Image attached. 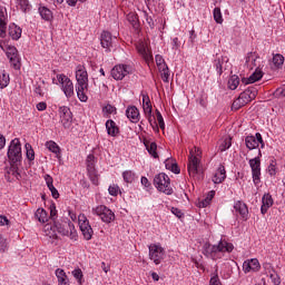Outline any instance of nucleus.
<instances>
[{
  "instance_id": "obj_1",
  "label": "nucleus",
  "mask_w": 285,
  "mask_h": 285,
  "mask_svg": "<svg viewBox=\"0 0 285 285\" xmlns=\"http://www.w3.org/2000/svg\"><path fill=\"white\" fill-rule=\"evenodd\" d=\"M76 92L79 101L86 102L88 101V71L86 67L78 66L76 70Z\"/></svg>"
},
{
  "instance_id": "obj_2",
  "label": "nucleus",
  "mask_w": 285,
  "mask_h": 285,
  "mask_svg": "<svg viewBox=\"0 0 285 285\" xmlns=\"http://www.w3.org/2000/svg\"><path fill=\"white\" fill-rule=\"evenodd\" d=\"M234 248L235 246L226 240H219L217 245L205 243L203 246L204 255L212 257V259H215L217 253H233Z\"/></svg>"
},
{
  "instance_id": "obj_3",
  "label": "nucleus",
  "mask_w": 285,
  "mask_h": 285,
  "mask_svg": "<svg viewBox=\"0 0 285 285\" xmlns=\"http://www.w3.org/2000/svg\"><path fill=\"white\" fill-rule=\"evenodd\" d=\"M53 228H56L59 235H63L65 237H70L71 239L77 237L75 224H72V222H70L68 218L55 220Z\"/></svg>"
},
{
  "instance_id": "obj_4",
  "label": "nucleus",
  "mask_w": 285,
  "mask_h": 285,
  "mask_svg": "<svg viewBox=\"0 0 285 285\" xmlns=\"http://www.w3.org/2000/svg\"><path fill=\"white\" fill-rule=\"evenodd\" d=\"M154 185L160 193H164L165 195H173V189L170 188V177H168V175L165 173H160L155 176Z\"/></svg>"
},
{
  "instance_id": "obj_5",
  "label": "nucleus",
  "mask_w": 285,
  "mask_h": 285,
  "mask_svg": "<svg viewBox=\"0 0 285 285\" xmlns=\"http://www.w3.org/2000/svg\"><path fill=\"white\" fill-rule=\"evenodd\" d=\"M7 155L10 164H21V141L18 138L11 140Z\"/></svg>"
},
{
  "instance_id": "obj_6",
  "label": "nucleus",
  "mask_w": 285,
  "mask_h": 285,
  "mask_svg": "<svg viewBox=\"0 0 285 285\" xmlns=\"http://www.w3.org/2000/svg\"><path fill=\"white\" fill-rule=\"evenodd\" d=\"M148 248L149 259H151L156 266H159V264H161L166 257V250L159 244H151L148 246Z\"/></svg>"
},
{
  "instance_id": "obj_7",
  "label": "nucleus",
  "mask_w": 285,
  "mask_h": 285,
  "mask_svg": "<svg viewBox=\"0 0 285 285\" xmlns=\"http://www.w3.org/2000/svg\"><path fill=\"white\" fill-rule=\"evenodd\" d=\"M78 224L83 239H86V242H90V239H92V235H95V230H92V226H90V220H88V217H86L83 214H80L78 216Z\"/></svg>"
},
{
  "instance_id": "obj_8",
  "label": "nucleus",
  "mask_w": 285,
  "mask_h": 285,
  "mask_svg": "<svg viewBox=\"0 0 285 285\" xmlns=\"http://www.w3.org/2000/svg\"><path fill=\"white\" fill-rule=\"evenodd\" d=\"M94 215L100 217L101 222L105 224H110V222H115V213L110 210V208L99 205L96 208H92Z\"/></svg>"
},
{
  "instance_id": "obj_9",
  "label": "nucleus",
  "mask_w": 285,
  "mask_h": 285,
  "mask_svg": "<svg viewBox=\"0 0 285 285\" xmlns=\"http://www.w3.org/2000/svg\"><path fill=\"white\" fill-rule=\"evenodd\" d=\"M87 173L89 176L90 181L95 185H99V175L97 174V169L95 168V155L87 156Z\"/></svg>"
},
{
  "instance_id": "obj_10",
  "label": "nucleus",
  "mask_w": 285,
  "mask_h": 285,
  "mask_svg": "<svg viewBox=\"0 0 285 285\" xmlns=\"http://www.w3.org/2000/svg\"><path fill=\"white\" fill-rule=\"evenodd\" d=\"M199 158H197V156H195L193 151H190L189 164L187 166L189 177L202 179V176H199V173H202V170L199 169Z\"/></svg>"
},
{
  "instance_id": "obj_11",
  "label": "nucleus",
  "mask_w": 285,
  "mask_h": 285,
  "mask_svg": "<svg viewBox=\"0 0 285 285\" xmlns=\"http://www.w3.org/2000/svg\"><path fill=\"white\" fill-rule=\"evenodd\" d=\"M249 166L252 168L253 181L257 186L262 181V161L259 157L249 159Z\"/></svg>"
},
{
  "instance_id": "obj_12",
  "label": "nucleus",
  "mask_w": 285,
  "mask_h": 285,
  "mask_svg": "<svg viewBox=\"0 0 285 285\" xmlns=\"http://www.w3.org/2000/svg\"><path fill=\"white\" fill-rule=\"evenodd\" d=\"M127 75H130V66L127 65H116L111 69V77L116 81H121Z\"/></svg>"
},
{
  "instance_id": "obj_13",
  "label": "nucleus",
  "mask_w": 285,
  "mask_h": 285,
  "mask_svg": "<svg viewBox=\"0 0 285 285\" xmlns=\"http://www.w3.org/2000/svg\"><path fill=\"white\" fill-rule=\"evenodd\" d=\"M59 117L63 128H70L72 126V111L67 106L59 108Z\"/></svg>"
},
{
  "instance_id": "obj_14",
  "label": "nucleus",
  "mask_w": 285,
  "mask_h": 285,
  "mask_svg": "<svg viewBox=\"0 0 285 285\" xmlns=\"http://www.w3.org/2000/svg\"><path fill=\"white\" fill-rule=\"evenodd\" d=\"M245 144H246V148H248V150H255V148H259V144H261L262 148H264V139L262 138V134L256 132V137L247 136L245 138Z\"/></svg>"
},
{
  "instance_id": "obj_15",
  "label": "nucleus",
  "mask_w": 285,
  "mask_h": 285,
  "mask_svg": "<svg viewBox=\"0 0 285 285\" xmlns=\"http://www.w3.org/2000/svg\"><path fill=\"white\" fill-rule=\"evenodd\" d=\"M7 57L14 70H19L21 68V63L19 61V51L14 47H9L7 49Z\"/></svg>"
},
{
  "instance_id": "obj_16",
  "label": "nucleus",
  "mask_w": 285,
  "mask_h": 285,
  "mask_svg": "<svg viewBox=\"0 0 285 285\" xmlns=\"http://www.w3.org/2000/svg\"><path fill=\"white\" fill-rule=\"evenodd\" d=\"M239 97L240 99H243V102H245V105L250 104V101H253V99L257 97V88L248 87L239 95Z\"/></svg>"
},
{
  "instance_id": "obj_17",
  "label": "nucleus",
  "mask_w": 285,
  "mask_h": 285,
  "mask_svg": "<svg viewBox=\"0 0 285 285\" xmlns=\"http://www.w3.org/2000/svg\"><path fill=\"white\" fill-rule=\"evenodd\" d=\"M117 39V37L112 38V35L108 31H104L100 36V43L102 48H106V50H110L112 48V41Z\"/></svg>"
},
{
  "instance_id": "obj_18",
  "label": "nucleus",
  "mask_w": 285,
  "mask_h": 285,
  "mask_svg": "<svg viewBox=\"0 0 285 285\" xmlns=\"http://www.w3.org/2000/svg\"><path fill=\"white\" fill-rule=\"evenodd\" d=\"M234 209L236 213H239L244 222L248 220V206L242 200H238L234 204Z\"/></svg>"
},
{
  "instance_id": "obj_19",
  "label": "nucleus",
  "mask_w": 285,
  "mask_h": 285,
  "mask_svg": "<svg viewBox=\"0 0 285 285\" xmlns=\"http://www.w3.org/2000/svg\"><path fill=\"white\" fill-rule=\"evenodd\" d=\"M264 77V72L261 69H256L248 78H243L242 83L248 86V83H255V81H259Z\"/></svg>"
},
{
  "instance_id": "obj_20",
  "label": "nucleus",
  "mask_w": 285,
  "mask_h": 285,
  "mask_svg": "<svg viewBox=\"0 0 285 285\" xmlns=\"http://www.w3.org/2000/svg\"><path fill=\"white\" fill-rule=\"evenodd\" d=\"M62 92L65 94V97L67 99H70L71 97H75V85L72 83V80L66 81L61 87Z\"/></svg>"
},
{
  "instance_id": "obj_21",
  "label": "nucleus",
  "mask_w": 285,
  "mask_h": 285,
  "mask_svg": "<svg viewBox=\"0 0 285 285\" xmlns=\"http://www.w3.org/2000/svg\"><path fill=\"white\" fill-rule=\"evenodd\" d=\"M263 205L261 207L262 215H266L271 206H273V196L271 194H265L262 198Z\"/></svg>"
},
{
  "instance_id": "obj_22",
  "label": "nucleus",
  "mask_w": 285,
  "mask_h": 285,
  "mask_svg": "<svg viewBox=\"0 0 285 285\" xmlns=\"http://www.w3.org/2000/svg\"><path fill=\"white\" fill-rule=\"evenodd\" d=\"M226 179V168L224 165H219L216 174L214 175L213 181L214 184H222Z\"/></svg>"
},
{
  "instance_id": "obj_23",
  "label": "nucleus",
  "mask_w": 285,
  "mask_h": 285,
  "mask_svg": "<svg viewBox=\"0 0 285 285\" xmlns=\"http://www.w3.org/2000/svg\"><path fill=\"white\" fill-rule=\"evenodd\" d=\"M106 128L107 134L110 135V137H117V134L119 132V127H117V122H115L112 119H109L106 121Z\"/></svg>"
},
{
  "instance_id": "obj_24",
  "label": "nucleus",
  "mask_w": 285,
  "mask_h": 285,
  "mask_svg": "<svg viewBox=\"0 0 285 285\" xmlns=\"http://www.w3.org/2000/svg\"><path fill=\"white\" fill-rule=\"evenodd\" d=\"M126 115L132 121V124H137V121H139V109H137V107H128Z\"/></svg>"
},
{
  "instance_id": "obj_25",
  "label": "nucleus",
  "mask_w": 285,
  "mask_h": 285,
  "mask_svg": "<svg viewBox=\"0 0 285 285\" xmlns=\"http://www.w3.org/2000/svg\"><path fill=\"white\" fill-rule=\"evenodd\" d=\"M9 37H11V39H13L14 41L21 39V28L17 24L9 26Z\"/></svg>"
},
{
  "instance_id": "obj_26",
  "label": "nucleus",
  "mask_w": 285,
  "mask_h": 285,
  "mask_svg": "<svg viewBox=\"0 0 285 285\" xmlns=\"http://www.w3.org/2000/svg\"><path fill=\"white\" fill-rule=\"evenodd\" d=\"M0 37L6 39V9L0 8Z\"/></svg>"
},
{
  "instance_id": "obj_27",
  "label": "nucleus",
  "mask_w": 285,
  "mask_h": 285,
  "mask_svg": "<svg viewBox=\"0 0 285 285\" xmlns=\"http://www.w3.org/2000/svg\"><path fill=\"white\" fill-rule=\"evenodd\" d=\"M142 108L146 115H153V105L150 104V97L142 95Z\"/></svg>"
},
{
  "instance_id": "obj_28",
  "label": "nucleus",
  "mask_w": 285,
  "mask_h": 285,
  "mask_svg": "<svg viewBox=\"0 0 285 285\" xmlns=\"http://www.w3.org/2000/svg\"><path fill=\"white\" fill-rule=\"evenodd\" d=\"M145 146L154 159H159V155L157 154V142H145Z\"/></svg>"
},
{
  "instance_id": "obj_29",
  "label": "nucleus",
  "mask_w": 285,
  "mask_h": 285,
  "mask_svg": "<svg viewBox=\"0 0 285 285\" xmlns=\"http://www.w3.org/2000/svg\"><path fill=\"white\" fill-rule=\"evenodd\" d=\"M35 215L38 222H40L41 224H46V222H48V213L46 212V209L38 208Z\"/></svg>"
},
{
  "instance_id": "obj_30",
  "label": "nucleus",
  "mask_w": 285,
  "mask_h": 285,
  "mask_svg": "<svg viewBox=\"0 0 285 285\" xmlns=\"http://www.w3.org/2000/svg\"><path fill=\"white\" fill-rule=\"evenodd\" d=\"M127 20L135 30H139V17L136 13H129Z\"/></svg>"
},
{
  "instance_id": "obj_31",
  "label": "nucleus",
  "mask_w": 285,
  "mask_h": 285,
  "mask_svg": "<svg viewBox=\"0 0 285 285\" xmlns=\"http://www.w3.org/2000/svg\"><path fill=\"white\" fill-rule=\"evenodd\" d=\"M40 17L45 19V21H51L52 19V11L50 9L42 7L39 8Z\"/></svg>"
},
{
  "instance_id": "obj_32",
  "label": "nucleus",
  "mask_w": 285,
  "mask_h": 285,
  "mask_svg": "<svg viewBox=\"0 0 285 285\" xmlns=\"http://www.w3.org/2000/svg\"><path fill=\"white\" fill-rule=\"evenodd\" d=\"M239 86V76L233 75L228 80V87L230 90H237Z\"/></svg>"
},
{
  "instance_id": "obj_33",
  "label": "nucleus",
  "mask_w": 285,
  "mask_h": 285,
  "mask_svg": "<svg viewBox=\"0 0 285 285\" xmlns=\"http://www.w3.org/2000/svg\"><path fill=\"white\" fill-rule=\"evenodd\" d=\"M160 77L165 83H168L170 79V69H168V65L164 67V69H159Z\"/></svg>"
},
{
  "instance_id": "obj_34",
  "label": "nucleus",
  "mask_w": 285,
  "mask_h": 285,
  "mask_svg": "<svg viewBox=\"0 0 285 285\" xmlns=\"http://www.w3.org/2000/svg\"><path fill=\"white\" fill-rule=\"evenodd\" d=\"M122 178L126 184H132L135 181V173L132 170H126L122 173Z\"/></svg>"
},
{
  "instance_id": "obj_35",
  "label": "nucleus",
  "mask_w": 285,
  "mask_h": 285,
  "mask_svg": "<svg viewBox=\"0 0 285 285\" xmlns=\"http://www.w3.org/2000/svg\"><path fill=\"white\" fill-rule=\"evenodd\" d=\"M230 146H233V138H230V137L225 138L219 146L220 153L228 150V148H230Z\"/></svg>"
},
{
  "instance_id": "obj_36",
  "label": "nucleus",
  "mask_w": 285,
  "mask_h": 285,
  "mask_svg": "<svg viewBox=\"0 0 285 285\" xmlns=\"http://www.w3.org/2000/svg\"><path fill=\"white\" fill-rule=\"evenodd\" d=\"M0 88H8V85L10 83V76L6 73V71L0 73Z\"/></svg>"
},
{
  "instance_id": "obj_37",
  "label": "nucleus",
  "mask_w": 285,
  "mask_h": 285,
  "mask_svg": "<svg viewBox=\"0 0 285 285\" xmlns=\"http://www.w3.org/2000/svg\"><path fill=\"white\" fill-rule=\"evenodd\" d=\"M224 61L228 63V60H226V58H218L216 60V71L219 76L224 75V67H223Z\"/></svg>"
},
{
  "instance_id": "obj_38",
  "label": "nucleus",
  "mask_w": 285,
  "mask_h": 285,
  "mask_svg": "<svg viewBox=\"0 0 285 285\" xmlns=\"http://www.w3.org/2000/svg\"><path fill=\"white\" fill-rule=\"evenodd\" d=\"M156 66L158 67V70H164L166 68V60H164V57L161 55H156L155 57Z\"/></svg>"
},
{
  "instance_id": "obj_39",
  "label": "nucleus",
  "mask_w": 285,
  "mask_h": 285,
  "mask_svg": "<svg viewBox=\"0 0 285 285\" xmlns=\"http://www.w3.org/2000/svg\"><path fill=\"white\" fill-rule=\"evenodd\" d=\"M48 150H50L51 153H55V155H59V145H57V142L50 140V141H47L46 144Z\"/></svg>"
},
{
  "instance_id": "obj_40",
  "label": "nucleus",
  "mask_w": 285,
  "mask_h": 285,
  "mask_svg": "<svg viewBox=\"0 0 285 285\" xmlns=\"http://www.w3.org/2000/svg\"><path fill=\"white\" fill-rule=\"evenodd\" d=\"M244 106H246V102L239 96L236 100H234L232 110H239V108H244Z\"/></svg>"
},
{
  "instance_id": "obj_41",
  "label": "nucleus",
  "mask_w": 285,
  "mask_h": 285,
  "mask_svg": "<svg viewBox=\"0 0 285 285\" xmlns=\"http://www.w3.org/2000/svg\"><path fill=\"white\" fill-rule=\"evenodd\" d=\"M16 3L20 7V10H22V12H27L28 10H30V3L28 2V0H16Z\"/></svg>"
},
{
  "instance_id": "obj_42",
  "label": "nucleus",
  "mask_w": 285,
  "mask_h": 285,
  "mask_svg": "<svg viewBox=\"0 0 285 285\" xmlns=\"http://www.w3.org/2000/svg\"><path fill=\"white\" fill-rule=\"evenodd\" d=\"M273 63L276 68H279V66H284V56L276 53L273 57Z\"/></svg>"
},
{
  "instance_id": "obj_43",
  "label": "nucleus",
  "mask_w": 285,
  "mask_h": 285,
  "mask_svg": "<svg viewBox=\"0 0 285 285\" xmlns=\"http://www.w3.org/2000/svg\"><path fill=\"white\" fill-rule=\"evenodd\" d=\"M214 19L216 23H224V18L222 17V9H219V7H216L214 9Z\"/></svg>"
},
{
  "instance_id": "obj_44",
  "label": "nucleus",
  "mask_w": 285,
  "mask_h": 285,
  "mask_svg": "<svg viewBox=\"0 0 285 285\" xmlns=\"http://www.w3.org/2000/svg\"><path fill=\"white\" fill-rule=\"evenodd\" d=\"M26 150H27V159L29 161H35V149H32V146L30 144H26Z\"/></svg>"
},
{
  "instance_id": "obj_45",
  "label": "nucleus",
  "mask_w": 285,
  "mask_h": 285,
  "mask_svg": "<svg viewBox=\"0 0 285 285\" xmlns=\"http://www.w3.org/2000/svg\"><path fill=\"white\" fill-rule=\"evenodd\" d=\"M156 118H157L159 128L164 130V128H166V124L164 122V116H161V112L157 109H156Z\"/></svg>"
},
{
  "instance_id": "obj_46",
  "label": "nucleus",
  "mask_w": 285,
  "mask_h": 285,
  "mask_svg": "<svg viewBox=\"0 0 285 285\" xmlns=\"http://www.w3.org/2000/svg\"><path fill=\"white\" fill-rule=\"evenodd\" d=\"M56 277L58 278V282H63V279H68L66 272L61 268L56 269Z\"/></svg>"
},
{
  "instance_id": "obj_47",
  "label": "nucleus",
  "mask_w": 285,
  "mask_h": 285,
  "mask_svg": "<svg viewBox=\"0 0 285 285\" xmlns=\"http://www.w3.org/2000/svg\"><path fill=\"white\" fill-rule=\"evenodd\" d=\"M142 17L146 19V22L148 23L149 28H155V20H153L151 16H148V12L142 11Z\"/></svg>"
},
{
  "instance_id": "obj_48",
  "label": "nucleus",
  "mask_w": 285,
  "mask_h": 285,
  "mask_svg": "<svg viewBox=\"0 0 285 285\" xmlns=\"http://www.w3.org/2000/svg\"><path fill=\"white\" fill-rule=\"evenodd\" d=\"M72 275L77 279V282L81 284V279L83 278V272H81V269H73Z\"/></svg>"
},
{
  "instance_id": "obj_49",
  "label": "nucleus",
  "mask_w": 285,
  "mask_h": 285,
  "mask_svg": "<svg viewBox=\"0 0 285 285\" xmlns=\"http://www.w3.org/2000/svg\"><path fill=\"white\" fill-rule=\"evenodd\" d=\"M250 266H252V271L257 272L261 268L259 265V261L257 258H252L250 261H248Z\"/></svg>"
},
{
  "instance_id": "obj_50",
  "label": "nucleus",
  "mask_w": 285,
  "mask_h": 285,
  "mask_svg": "<svg viewBox=\"0 0 285 285\" xmlns=\"http://www.w3.org/2000/svg\"><path fill=\"white\" fill-rule=\"evenodd\" d=\"M209 285H222V281L219 279V275L217 273L210 277Z\"/></svg>"
},
{
  "instance_id": "obj_51",
  "label": "nucleus",
  "mask_w": 285,
  "mask_h": 285,
  "mask_svg": "<svg viewBox=\"0 0 285 285\" xmlns=\"http://www.w3.org/2000/svg\"><path fill=\"white\" fill-rule=\"evenodd\" d=\"M108 190L109 195H111L112 197H117V195H119V186L117 185L109 186Z\"/></svg>"
},
{
  "instance_id": "obj_52",
  "label": "nucleus",
  "mask_w": 285,
  "mask_h": 285,
  "mask_svg": "<svg viewBox=\"0 0 285 285\" xmlns=\"http://www.w3.org/2000/svg\"><path fill=\"white\" fill-rule=\"evenodd\" d=\"M50 219L53 222V224L57 222V207L55 204L50 206Z\"/></svg>"
},
{
  "instance_id": "obj_53",
  "label": "nucleus",
  "mask_w": 285,
  "mask_h": 285,
  "mask_svg": "<svg viewBox=\"0 0 285 285\" xmlns=\"http://www.w3.org/2000/svg\"><path fill=\"white\" fill-rule=\"evenodd\" d=\"M57 79H58V82L60 83V86L62 87L70 78H68V76H66L63 73H59V75H57Z\"/></svg>"
},
{
  "instance_id": "obj_54",
  "label": "nucleus",
  "mask_w": 285,
  "mask_h": 285,
  "mask_svg": "<svg viewBox=\"0 0 285 285\" xmlns=\"http://www.w3.org/2000/svg\"><path fill=\"white\" fill-rule=\"evenodd\" d=\"M10 170L13 177H19V164H11Z\"/></svg>"
},
{
  "instance_id": "obj_55",
  "label": "nucleus",
  "mask_w": 285,
  "mask_h": 285,
  "mask_svg": "<svg viewBox=\"0 0 285 285\" xmlns=\"http://www.w3.org/2000/svg\"><path fill=\"white\" fill-rule=\"evenodd\" d=\"M45 181L47 184V188H50V187L55 186L53 185L55 180L52 179V176H50L48 174L45 175Z\"/></svg>"
},
{
  "instance_id": "obj_56",
  "label": "nucleus",
  "mask_w": 285,
  "mask_h": 285,
  "mask_svg": "<svg viewBox=\"0 0 285 285\" xmlns=\"http://www.w3.org/2000/svg\"><path fill=\"white\" fill-rule=\"evenodd\" d=\"M243 271H244V273H250V271H253V267H252L249 261H245L243 263Z\"/></svg>"
},
{
  "instance_id": "obj_57",
  "label": "nucleus",
  "mask_w": 285,
  "mask_h": 285,
  "mask_svg": "<svg viewBox=\"0 0 285 285\" xmlns=\"http://www.w3.org/2000/svg\"><path fill=\"white\" fill-rule=\"evenodd\" d=\"M104 110L108 115H112V112H117V108H115V106H112V105L105 106Z\"/></svg>"
},
{
  "instance_id": "obj_58",
  "label": "nucleus",
  "mask_w": 285,
  "mask_h": 285,
  "mask_svg": "<svg viewBox=\"0 0 285 285\" xmlns=\"http://www.w3.org/2000/svg\"><path fill=\"white\" fill-rule=\"evenodd\" d=\"M6 248H8V239H6V238H1L0 239V250L2 252V253H6Z\"/></svg>"
},
{
  "instance_id": "obj_59",
  "label": "nucleus",
  "mask_w": 285,
  "mask_h": 285,
  "mask_svg": "<svg viewBox=\"0 0 285 285\" xmlns=\"http://www.w3.org/2000/svg\"><path fill=\"white\" fill-rule=\"evenodd\" d=\"M170 170L171 173H174L175 175H179V173H181V170L179 169V166L177 165V163H171L170 164Z\"/></svg>"
},
{
  "instance_id": "obj_60",
  "label": "nucleus",
  "mask_w": 285,
  "mask_h": 285,
  "mask_svg": "<svg viewBox=\"0 0 285 285\" xmlns=\"http://www.w3.org/2000/svg\"><path fill=\"white\" fill-rule=\"evenodd\" d=\"M49 190H50L51 196L53 197V199H59V190H57V188H55V185L49 187Z\"/></svg>"
},
{
  "instance_id": "obj_61",
  "label": "nucleus",
  "mask_w": 285,
  "mask_h": 285,
  "mask_svg": "<svg viewBox=\"0 0 285 285\" xmlns=\"http://www.w3.org/2000/svg\"><path fill=\"white\" fill-rule=\"evenodd\" d=\"M0 226H10V220L8 217L0 215Z\"/></svg>"
},
{
  "instance_id": "obj_62",
  "label": "nucleus",
  "mask_w": 285,
  "mask_h": 285,
  "mask_svg": "<svg viewBox=\"0 0 285 285\" xmlns=\"http://www.w3.org/2000/svg\"><path fill=\"white\" fill-rule=\"evenodd\" d=\"M171 213H173V215H175V216L178 217L179 219H180V217H184V213H181V209H179V208L173 207V208H171Z\"/></svg>"
},
{
  "instance_id": "obj_63",
  "label": "nucleus",
  "mask_w": 285,
  "mask_h": 285,
  "mask_svg": "<svg viewBox=\"0 0 285 285\" xmlns=\"http://www.w3.org/2000/svg\"><path fill=\"white\" fill-rule=\"evenodd\" d=\"M268 173L269 175L273 177L276 175V170H275V161L272 160L271 165L268 166Z\"/></svg>"
},
{
  "instance_id": "obj_64",
  "label": "nucleus",
  "mask_w": 285,
  "mask_h": 285,
  "mask_svg": "<svg viewBox=\"0 0 285 285\" xmlns=\"http://www.w3.org/2000/svg\"><path fill=\"white\" fill-rule=\"evenodd\" d=\"M271 279H272L273 284H275V285L282 284V281L279 279V276H277V275L271 274Z\"/></svg>"
}]
</instances>
